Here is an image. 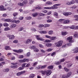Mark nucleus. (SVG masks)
<instances>
[{
    "mask_svg": "<svg viewBox=\"0 0 78 78\" xmlns=\"http://www.w3.org/2000/svg\"><path fill=\"white\" fill-rule=\"evenodd\" d=\"M61 4H55L53 5V6H51V7H45L44 9H58V6H60Z\"/></svg>",
    "mask_w": 78,
    "mask_h": 78,
    "instance_id": "1",
    "label": "nucleus"
},
{
    "mask_svg": "<svg viewBox=\"0 0 78 78\" xmlns=\"http://www.w3.org/2000/svg\"><path fill=\"white\" fill-rule=\"evenodd\" d=\"M11 64H12L11 65V68L12 69H16L17 67V63H12Z\"/></svg>",
    "mask_w": 78,
    "mask_h": 78,
    "instance_id": "2",
    "label": "nucleus"
},
{
    "mask_svg": "<svg viewBox=\"0 0 78 78\" xmlns=\"http://www.w3.org/2000/svg\"><path fill=\"white\" fill-rule=\"evenodd\" d=\"M40 35H36L35 37L37 38V39L38 41H44V39L41 38L40 37Z\"/></svg>",
    "mask_w": 78,
    "mask_h": 78,
    "instance_id": "3",
    "label": "nucleus"
},
{
    "mask_svg": "<svg viewBox=\"0 0 78 78\" xmlns=\"http://www.w3.org/2000/svg\"><path fill=\"white\" fill-rule=\"evenodd\" d=\"M73 39V37L72 36H69L67 38V40L69 41V42H70V43H72L73 42V41L72 40Z\"/></svg>",
    "mask_w": 78,
    "mask_h": 78,
    "instance_id": "4",
    "label": "nucleus"
},
{
    "mask_svg": "<svg viewBox=\"0 0 78 78\" xmlns=\"http://www.w3.org/2000/svg\"><path fill=\"white\" fill-rule=\"evenodd\" d=\"M7 37H9V39L10 40H11L12 39H14V35H7Z\"/></svg>",
    "mask_w": 78,
    "mask_h": 78,
    "instance_id": "5",
    "label": "nucleus"
},
{
    "mask_svg": "<svg viewBox=\"0 0 78 78\" xmlns=\"http://www.w3.org/2000/svg\"><path fill=\"white\" fill-rule=\"evenodd\" d=\"M26 72V71H21L20 72H18L17 73L16 75L17 76H20L21 75H22V74H23V73H25Z\"/></svg>",
    "mask_w": 78,
    "mask_h": 78,
    "instance_id": "6",
    "label": "nucleus"
},
{
    "mask_svg": "<svg viewBox=\"0 0 78 78\" xmlns=\"http://www.w3.org/2000/svg\"><path fill=\"white\" fill-rule=\"evenodd\" d=\"M23 51V50L21 49H20L18 50H13V51H14V52H16V53H22Z\"/></svg>",
    "mask_w": 78,
    "mask_h": 78,
    "instance_id": "7",
    "label": "nucleus"
},
{
    "mask_svg": "<svg viewBox=\"0 0 78 78\" xmlns=\"http://www.w3.org/2000/svg\"><path fill=\"white\" fill-rule=\"evenodd\" d=\"M51 73V70H48L46 71V74L47 76H49Z\"/></svg>",
    "mask_w": 78,
    "mask_h": 78,
    "instance_id": "8",
    "label": "nucleus"
},
{
    "mask_svg": "<svg viewBox=\"0 0 78 78\" xmlns=\"http://www.w3.org/2000/svg\"><path fill=\"white\" fill-rule=\"evenodd\" d=\"M62 41H59L58 42V44L56 45V46L58 47H61L62 45Z\"/></svg>",
    "mask_w": 78,
    "mask_h": 78,
    "instance_id": "9",
    "label": "nucleus"
},
{
    "mask_svg": "<svg viewBox=\"0 0 78 78\" xmlns=\"http://www.w3.org/2000/svg\"><path fill=\"white\" fill-rule=\"evenodd\" d=\"M5 7L3 5L0 6V11H5L6 9L4 8Z\"/></svg>",
    "mask_w": 78,
    "mask_h": 78,
    "instance_id": "10",
    "label": "nucleus"
},
{
    "mask_svg": "<svg viewBox=\"0 0 78 78\" xmlns=\"http://www.w3.org/2000/svg\"><path fill=\"white\" fill-rule=\"evenodd\" d=\"M5 22H12V20L10 19H7L4 20Z\"/></svg>",
    "mask_w": 78,
    "mask_h": 78,
    "instance_id": "11",
    "label": "nucleus"
},
{
    "mask_svg": "<svg viewBox=\"0 0 78 78\" xmlns=\"http://www.w3.org/2000/svg\"><path fill=\"white\" fill-rule=\"evenodd\" d=\"M12 22L13 23V22H15L16 24H18V23H20V20H12Z\"/></svg>",
    "mask_w": 78,
    "mask_h": 78,
    "instance_id": "12",
    "label": "nucleus"
},
{
    "mask_svg": "<svg viewBox=\"0 0 78 78\" xmlns=\"http://www.w3.org/2000/svg\"><path fill=\"white\" fill-rule=\"evenodd\" d=\"M72 75V72H69L67 73L66 74V76L67 78H69V76H70Z\"/></svg>",
    "mask_w": 78,
    "mask_h": 78,
    "instance_id": "13",
    "label": "nucleus"
},
{
    "mask_svg": "<svg viewBox=\"0 0 78 78\" xmlns=\"http://www.w3.org/2000/svg\"><path fill=\"white\" fill-rule=\"evenodd\" d=\"M5 49L6 50H11V48L9 46H6L5 47Z\"/></svg>",
    "mask_w": 78,
    "mask_h": 78,
    "instance_id": "14",
    "label": "nucleus"
},
{
    "mask_svg": "<svg viewBox=\"0 0 78 78\" xmlns=\"http://www.w3.org/2000/svg\"><path fill=\"white\" fill-rule=\"evenodd\" d=\"M75 51H74V53H78V47H76L74 49Z\"/></svg>",
    "mask_w": 78,
    "mask_h": 78,
    "instance_id": "15",
    "label": "nucleus"
},
{
    "mask_svg": "<svg viewBox=\"0 0 78 78\" xmlns=\"http://www.w3.org/2000/svg\"><path fill=\"white\" fill-rule=\"evenodd\" d=\"M52 3H52V2H50V1H47L46 2V4L48 5H52Z\"/></svg>",
    "mask_w": 78,
    "mask_h": 78,
    "instance_id": "16",
    "label": "nucleus"
},
{
    "mask_svg": "<svg viewBox=\"0 0 78 78\" xmlns=\"http://www.w3.org/2000/svg\"><path fill=\"white\" fill-rule=\"evenodd\" d=\"M53 67H54V66L53 65H50L49 66H48V69H53Z\"/></svg>",
    "mask_w": 78,
    "mask_h": 78,
    "instance_id": "17",
    "label": "nucleus"
},
{
    "mask_svg": "<svg viewBox=\"0 0 78 78\" xmlns=\"http://www.w3.org/2000/svg\"><path fill=\"white\" fill-rule=\"evenodd\" d=\"M32 41L31 40V39H27L26 41V44H29L30 43V42H31Z\"/></svg>",
    "mask_w": 78,
    "mask_h": 78,
    "instance_id": "18",
    "label": "nucleus"
},
{
    "mask_svg": "<svg viewBox=\"0 0 78 78\" xmlns=\"http://www.w3.org/2000/svg\"><path fill=\"white\" fill-rule=\"evenodd\" d=\"M70 22V20H67L64 21L63 23L65 24L66 23H68Z\"/></svg>",
    "mask_w": 78,
    "mask_h": 78,
    "instance_id": "19",
    "label": "nucleus"
},
{
    "mask_svg": "<svg viewBox=\"0 0 78 78\" xmlns=\"http://www.w3.org/2000/svg\"><path fill=\"white\" fill-rule=\"evenodd\" d=\"M54 64L57 66H58V65H60V64H61V62L59 61H58L57 62H55Z\"/></svg>",
    "mask_w": 78,
    "mask_h": 78,
    "instance_id": "20",
    "label": "nucleus"
},
{
    "mask_svg": "<svg viewBox=\"0 0 78 78\" xmlns=\"http://www.w3.org/2000/svg\"><path fill=\"white\" fill-rule=\"evenodd\" d=\"M23 62H28L30 60L29 59L24 58L23 60Z\"/></svg>",
    "mask_w": 78,
    "mask_h": 78,
    "instance_id": "21",
    "label": "nucleus"
},
{
    "mask_svg": "<svg viewBox=\"0 0 78 78\" xmlns=\"http://www.w3.org/2000/svg\"><path fill=\"white\" fill-rule=\"evenodd\" d=\"M73 65V64H72L71 62H69L67 64V67L68 68H70L71 66H72V65Z\"/></svg>",
    "mask_w": 78,
    "mask_h": 78,
    "instance_id": "22",
    "label": "nucleus"
},
{
    "mask_svg": "<svg viewBox=\"0 0 78 78\" xmlns=\"http://www.w3.org/2000/svg\"><path fill=\"white\" fill-rule=\"evenodd\" d=\"M41 74H42V75H45V73L46 74V71L42 70L41 71Z\"/></svg>",
    "mask_w": 78,
    "mask_h": 78,
    "instance_id": "23",
    "label": "nucleus"
},
{
    "mask_svg": "<svg viewBox=\"0 0 78 78\" xmlns=\"http://www.w3.org/2000/svg\"><path fill=\"white\" fill-rule=\"evenodd\" d=\"M40 33L41 34H46L47 33V32L45 30H42V31H40Z\"/></svg>",
    "mask_w": 78,
    "mask_h": 78,
    "instance_id": "24",
    "label": "nucleus"
},
{
    "mask_svg": "<svg viewBox=\"0 0 78 78\" xmlns=\"http://www.w3.org/2000/svg\"><path fill=\"white\" fill-rule=\"evenodd\" d=\"M30 49H31V50H34V49H35L36 48V46L35 45H33L32 46H30Z\"/></svg>",
    "mask_w": 78,
    "mask_h": 78,
    "instance_id": "25",
    "label": "nucleus"
},
{
    "mask_svg": "<svg viewBox=\"0 0 78 78\" xmlns=\"http://www.w3.org/2000/svg\"><path fill=\"white\" fill-rule=\"evenodd\" d=\"M34 76H35V75L33 74H30L29 77L30 78H33Z\"/></svg>",
    "mask_w": 78,
    "mask_h": 78,
    "instance_id": "26",
    "label": "nucleus"
},
{
    "mask_svg": "<svg viewBox=\"0 0 78 78\" xmlns=\"http://www.w3.org/2000/svg\"><path fill=\"white\" fill-rule=\"evenodd\" d=\"M52 45V44L50 43L46 44V46L47 47H51Z\"/></svg>",
    "mask_w": 78,
    "mask_h": 78,
    "instance_id": "27",
    "label": "nucleus"
},
{
    "mask_svg": "<svg viewBox=\"0 0 78 78\" xmlns=\"http://www.w3.org/2000/svg\"><path fill=\"white\" fill-rule=\"evenodd\" d=\"M74 17L76 18L75 19V20H76V21H78V15H76L74 16Z\"/></svg>",
    "mask_w": 78,
    "mask_h": 78,
    "instance_id": "28",
    "label": "nucleus"
},
{
    "mask_svg": "<svg viewBox=\"0 0 78 78\" xmlns=\"http://www.w3.org/2000/svg\"><path fill=\"white\" fill-rule=\"evenodd\" d=\"M69 28L70 29H72L73 30L74 29L75 30V26L74 25H72L70 27H69Z\"/></svg>",
    "mask_w": 78,
    "mask_h": 78,
    "instance_id": "29",
    "label": "nucleus"
},
{
    "mask_svg": "<svg viewBox=\"0 0 78 78\" xmlns=\"http://www.w3.org/2000/svg\"><path fill=\"white\" fill-rule=\"evenodd\" d=\"M18 5L19 6H23V3L21 2H19L18 3Z\"/></svg>",
    "mask_w": 78,
    "mask_h": 78,
    "instance_id": "30",
    "label": "nucleus"
},
{
    "mask_svg": "<svg viewBox=\"0 0 78 78\" xmlns=\"http://www.w3.org/2000/svg\"><path fill=\"white\" fill-rule=\"evenodd\" d=\"M56 38V37H51V41H54L55 40V39Z\"/></svg>",
    "mask_w": 78,
    "mask_h": 78,
    "instance_id": "31",
    "label": "nucleus"
},
{
    "mask_svg": "<svg viewBox=\"0 0 78 78\" xmlns=\"http://www.w3.org/2000/svg\"><path fill=\"white\" fill-rule=\"evenodd\" d=\"M23 3L25 5H27L28 3V1L24 0L23 2Z\"/></svg>",
    "mask_w": 78,
    "mask_h": 78,
    "instance_id": "32",
    "label": "nucleus"
},
{
    "mask_svg": "<svg viewBox=\"0 0 78 78\" xmlns=\"http://www.w3.org/2000/svg\"><path fill=\"white\" fill-rule=\"evenodd\" d=\"M48 33L49 34H53V31L52 30L49 31Z\"/></svg>",
    "mask_w": 78,
    "mask_h": 78,
    "instance_id": "33",
    "label": "nucleus"
},
{
    "mask_svg": "<svg viewBox=\"0 0 78 78\" xmlns=\"http://www.w3.org/2000/svg\"><path fill=\"white\" fill-rule=\"evenodd\" d=\"M50 25L49 24H44V28H47V27H49V26H50Z\"/></svg>",
    "mask_w": 78,
    "mask_h": 78,
    "instance_id": "34",
    "label": "nucleus"
},
{
    "mask_svg": "<svg viewBox=\"0 0 78 78\" xmlns=\"http://www.w3.org/2000/svg\"><path fill=\"white\" fill-rule=\"evenodd\" d=\"M35 9H42V7H40L38 6L37 7H36Z\"/></svg>",
    "mask_w": 78,
    "mask_h": 78,
    "instance_id": "35",
    "label": "nucleus"
},
{
    "mask_svg": "<svg viewBox=\"0 0 78 78\" xmlns=\"http://www.w3.org/2000/svg\"><path fill=\"white\" fill-rule=\"evenodd\" d=\"M17 26V25L16 24H12L11 25V28H15Z\"/></svg>",
    "mask_w": 78,
    "mask_h": 78,
    "instance_id": "36",
    "label": "nucleus"
},
{
    "mask_svg": "<svg viewBox=\"0 0 78 78\" xmlns=\"http://www.w3.org/2000/svg\"><path fill=\"white\" fill-rule=\"evenodd\" d=\"M13 16H17L18 15V12H14V13H13Z\"/></svg>",
    "mask_w": 78,
    "mask_h": 78,
    "instance_id": "37",
    "label": "nucleus"
},
{
    "mask_svg": "<svg viewBox=\"0 0 78 78\" xmlns=\"http://www.w3.org/2000/svg\"><path fill=\"white\" fill-rule=\"evenodd\" d=\"M56 52H54L52 53L51 54V56H55V55H56Z\"/></svg>",
    "mask_w": 78,
    "mask_h": 78,
    "instance_id": "38",
    "label": "nucleus"
},
{
    "mask_svg": "<svg viewBox=\"0 0 78 78\" xmlns=\"http://www.w3.org/2000/svg\"><path fill=\"white\" fill-rule=\"evenodd\" d=\"M65 20V19H60L58 21L60 22H64V21Z\"/></svg>",
    "mask_w": 78,
    "mask_h": 78,
    "instance_id": "39",
    "label": "nucleus"
},
{
    "mask_svg": "<svg viewBox=\"0 0 78 78\" xmlns=\"http://www.w3.org/2000/svg\"><path fill=\"white\" fill-rule=\"evenodd\" d=\"M62 78H67V76L65 74H63L62 76Z\"/></svg>",
    "mask_w": 78,
    "mask_h": 78,
    "instance_id": "40",
    "label": "nucleus"
},
{
    "mask_svg": "<svg viewBox=\"0 0 78 78\" xmlns=\"http://www.w3.org/2000/svg\"><path fill=\"white\" fill-rule=\"evenodd\" d=\"M47 65H44V66H42L41 67V68L42 69H45V68H46V67H47Z\"/></svg>",
    "mask_w": 78,
    "mask_h": 78,
    "instance_id": "41",
    "label": "nucleus"
},
{
    "mask_svg": "<svg viewBox=\"0 0 78 78\" xmlns=\"http://www.w3.org/2000/svg\"><path fill=\"white\" fill-rule=\"evenodd\" d=\"M37 13L36 12L35 13H34V14H33V17H35L36 16H37Z\"/></svg>",
    "mask_w": 78,
    "mask_h": 78,
    "instance_id": "42",
    "label": "nucleus"
},
{
    "mask_svg": "<svg viewBox=\"0 0 78 78\" xmlns=\"http://www.w3.org/2000/svg\"><path fill=\"white\" fill-rule=\"evenodd\" d=\"M23 69L24 68L22 66L18 68V70H23Z\"/></svg>",
    "mask_w": 78,
    "mask_h": 78,
    "instance_id": "43",
    "label": "nucleus"
},
{
    "mask_svg": "<svg viewBox=\"0 0 78 78\" xmlns=\"http://www.w3.org/2000/svg\"><path fill=\"white\" fill-rule=\"evenodd\" d=\"M31 18V17L29 16L26 17V19H27V20H30Z\"/></svg>",
    "mask_w": 78,
    "mask_h": 78,
    "instance_id": "44",
    "label": "nucleus"
},
{
    "mask_svg": "<svg viewBox=\"0 0 78 78\" xmlns=\"http://www.w3.org/2000/svg\"><path fill=\"white\" fill-rule=\"evenodd\" d=\"M64 69L66 71V72H68L69 71V69H67V68H64Z\"/></svg>",
    "mask_w": 78,
    "mask_h": 78,
    "instance_id": "45",
    "label": "nucleus"
},
{
    "mask_svg": "<svg viewBox=\"0 0 78 78\" xmlns=\"http://www.w3.org/2000/svg\"><path fill=\"white\" fill-rule=\"evenodd\" d=\"M62 35H66L67 34V33L66 32H62Z\"/></svg>",
    "mask_w": 78,
    "mask_h": 78,
    "instance_id": "46",
    "label": "nucleus"
},
{
    "mask_svg": "<svg viewBox=\"0 0 78 78\" xmlns=\"http://www.w3.org/2000/svg\"><path fill=\"white\" fill-rule=\"evenodd\" d=\"M44 27V25L43 24H39L38 26L39 28H42V27Z\"/></svg>",
    "mask_w": 78,
    "mask_h": 78,
    "instance_id": "47",
    "label": "nucleus"
},
{
    "mask_svg": "<svg viewBox=\"0 0 78 78\" xmlns=\"http://www.w3.org/2000/svg\"><path fill=\"white\" fill-rule=\"evenodd\" d=\"M34 51L35 52H38V51H39V49H37V48H35L34 49Z\"/></svg>",
    "mask_w": 78,
    "mask_h": 78,
    "instance_id": "48",
    "label": "nucleus"
},
{
    "mask_svg": "<svg viewBox=\"0 0 78 78\" xmlns=\"http://www.w3.org/2000/svg\"><path fill=\"white\" fill-rule=\"evenodd\" d=\"M13 43H15V44H17V43H18V40H14L13 41Z\"/></svg>",
    "mask_w": 78,
    "mask_h": 78,
    "instance_id": "49",
    "label": "nucleus"
},
{
    "mask_svg": "<svg viewBox=\"0 0 78 78\" xmlns=\"http://www.w3.org/2000/svg\"><path fill=\"white\" fill-rule=\"evenodd\" d=\"M39 15L40 16H45V14L42 13H39Z\"/></svg>",
    "mask_w": 78,
    "mask_h": 78,
    "instance_id": "50",
    "label": "nucleus"
},
{
    "mask_svg": "<svg viewBox=\"0 0 78 78\" xmlns=\"http://www.w3.org/2000/svg\"><path fill=\"white\" fill-rule=\"evenodd\" d=\"M4 71H5V72H8L9 71V69L7 68L5 69H4Z\"/></svg>",
    "mask_w": 78,
    "mask_h": 78,
    "instance_id": "51",
    "label": "nucleus"
},
{
    "mask_svg": "<svg viewBox=\"0 0 78 78\" xmlns=\"http://www.w3.org/2000/svg\"><path fill=\"white\" fill-rule=\"evenodd\" d=\"M3 26H4V27H8L9 24L6 23H5L3 24Z\"/></svg>",
    "mask_w": 78,
    "mask_h": 78,
    "instance_id": "52",
    "label": "nucleus"
},
{
    "mask_svg": "<svg viewBox=\"0 0 78 78\" xmlns=\"http://www.w3.org/2000/svg\"><path fill=\"white\" fill-rule=\"evenodd\" d=\"M9 30V27H6L4 29V31H8Z\"/></svg>",
    "mask_w": 78,
    "mask_h": 78,
    "instance_id": "53",
    "label": "nucleus"
},
{
    "mask_svg": "<svg viewBox=\"0 0 78 78\" xmlns=\"http://www.w3.org/2000/svg\"><path fill=\"white\" fill-rule=\"evenodd\" d=\"M30 66V64L28 63L25 66V67H28Z\"/></svg>",
    "mask_w": 78,
    "mask_h": 78,
    "instance_id": "54",
    "label": "nucleus"
},
{
    "mask_svg": "<svg viewBox=\"0 0 78 78\" xmlns=\"http://www.w3.org/2000/svg\"><path fill=\"white\" fill-rule=\"evenodd\" d=\"M54 16H58V13L55 12L54 13Z\"/></svg>",
    "mask_w": 78,
    "mask_h": 78,
    "instance_id": "55",
    "label": "nucleus"
},
{
    "mask_svg": "<svg viewBox=\"0 0 78 78\" xmlns=\"http://www.w3.org/2000/svg\"><path fill=\"white\" fill-rule=\"evenodd\" d=\"M66 5H71V3H70V2H67L66 3Z\"/></svg>",
    "mask_w": 78,
    "mask_h": 78,
    "instance_id": "56",
    "label": "nucleus"
},
{
    "mask_svg": "<svg viewBox=\"0 0 78 78\" xmlns=\"http://www.w3.org/2000/svg\"><path fill=\"white\" fill-rule=\"evenodd\" d=\"M63 15H64V16H68V13H67L66 12H64L63 13Z\"/></svg>",
    "mask_w": 78,
    "mask_h": 78,
    "instance_id": "57",
    "label": "nucleus"
},
{
    "mask_svg": "<svg viewBox=\"0 0 78 78\" xmlns=\"http://www.w3.org/2000/svg\"><path fill=\"white\" fill-rule=\"evenodd\" d=\"M65 61V59L64 58H62L60 60V62H64Z\"/></svg>",
    "mask_w": 78,
    "mask_h": 78,
    "instance_id": "58",
    "label": "nucleus"
},
{
    "mask_svg": "<svg viewBox=\"0 0 78 78\" xmlns=\"http://www.w3.org/2000/svg\"><path fill=\"white\" fill-rule=\"evenodd\" d=\"M53 50V49L52 48H49L47 49L48 51H51Z\"/></svg>",
    "mask_w": 78,
    "mask_h": 78,
    "instance_id": "59",
    "label": "nucleus"
},
{
    "mask_svg": "<svg viewBox=\"0 0 78 78\" xmlns=\"http://www.w3.org/2000/svg\"><path fill=\"white\" fill-rule=\"evenodd\" d=\"M26 63H23L22 66V67H23H23H25V65H26Z\"/></svg>",
    "mask_w": 78,
    "mask_h": 78,
    "instance_id": "60",
    "label": "nucleus"
},
{
    "mask_svg": "<svg viewBox=\"0 0 78 78\" xmlns=\"http://www.w3.org/2000/svg\"><path fill=\"white\" fill-rule=\"evenodd\" d=\"M71 3V5H72V4H74V3H75V1L73 0V1H71V2H70Z\"/></svg>",
    "mask_w": 78,
    "mask_h": 78,
    "instance_id": "61",
    "label": "nucleus"
},
{
    "mask_svg": "<svg viewBox=\"0 0 78 78\" xmlns=\"http://www.w3.org/2000/svg\"><path fill=\"white\" fill-rule=\"evenodd\" d=\"M19 58V59H22V58H23V55H20Z\"/></svg>",
    "mask_w": 78,
    "mask_h": 78,
    "instance_id": "62",
    "label": "nucleus"
},
{
    "mask_svg": "<svg viewBox=\"0 0 78 78\" xmlns=\"http://www.w3.org/2000/svg\"><path fill=\"white\" fill-rule=\"evenodd\" d=\"M23 30V28L21 27L20 29V30H19L18 31H22Z\"/></svg>",
    "mask_w": 78,
    "mask_h": 78,
    "instance_id": "63",
    "label": "nucleus"
},
{
    "mask_svg": "<svg viewBox=\"0 0 78 78\" xmlns=\"http://www.w3.org/2000/svg\"><path fill=\"white\" fill-rule=\"evenodd\" d=\"M34 2V1H33V0H30L29 1V3L30 4H32V3H33Z\"/></svg>",
    "mask_w": 78,
    "mask_h": 78,
    "instance_id": "64",
    "label": "nucleus"
}]
</instances>
